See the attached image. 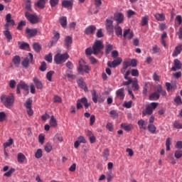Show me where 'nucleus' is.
<instances>
[{
	"label": "nucleus",
	"instance_id": "1",
	"mask_svg": "<svg viewBox=\"0 0 182 182\" xmlns=\"http://www.w3.org/2000/svg\"><path fill=\"white\" fill-rule=\"evenodd\" d=\"M103 48H105V46H103V43H102V41H96L92 46V48H88L85 50V54L87 56H90L92 53L93 55H99V53L102 52V49H103Z\"/></svg>",
	"mask_w": 182,
	"mask_h": 182
},
{
	"label": "nucleus",
	"instance_id": "2",
	"mask_svg": "<svg viewBox=\"0 0 182 182\" xmlns=\"http://www.w3.org/2000/svg\"><path fill=\"white\" fill-rule=\"evenodd\" d=\"M1 102L6 107V109H11L15 103V95L14 93H10L9 95H2L1 96Z\"/></svg>",
	"mask_w": 182,
	"mask_h": 182
},
{
	"label": "nucleus",
	"instance_id": "3",
	"mask_svg": "<svg viewBox=\"0 0 182 182\" xmlns=\"http://www.w3.org/2000/svg\"><path fill=\"white\" fill-rule=\"evenodd\" d=\"M68 59H69V54L68 53L64 54L57 53L54 57V62L56 65H60L65 63Z\"/></svg>",
	"mask_w": 182,
	"mask_h": 182
},
{
	"label": "nucleus",
	"instance_id": "4",
	"mask_svg": "<svg viewBox=\"0 0 182 182\" xmlns=\"http://www.w3.org/2000/svg\"><path fill=\"white\" fill-rule=\"evenodd\" d=\"M157 106H159V103L151 102L150 105L146 106L144 110L142 111V114H144V116H146L147 114L148 116H150L153 114V111L155 110Z\"/></svg>",
	"mask_w": 182,
	"mask_h": 182
},
{
	"label": "nucleus",
	"instance_id": "5",
	"mask_svg": "<svg viewBox=\"0 0 182 182\" xmlns=\"http://www.w3.org/2000/svg\"><path fill=\"white\" fill-rule=\"evenodd\" d=\"M85 109H89V107L90 106V103L87 102V98L86 97H82L81 99L77 100V109H82L83 105Z\"/></svg>",
	"mask_w": 182,
	"mask_h": 182
},
{
	"label": "nucleus",
	"instance_id": "6",
	"mask_svg": "<svg viewBox=\"0 0 182 182\" xmlns=\"http://www.w3.org/2000/svg\"><path fill=\"white\" fill-rule=\"evenodd\" d=\"M25 16L30 23H38L39 22V18L36 14H32L28 11L25 12Z\"/></svg>",
	"mask_w": 182,
	"mask_h": 182
},
{
	"label": "nucleus",
	"instance_id": "7",
	"mask_svg": "<svg viewBox=\"0 0 182 182\" xmlns=\"http://www.w3.org/2000/svg\"><path fill=\"white\" fill-rule=\"evenodd\" d=\"M114 20L117 22V25L123 23L124 21V15L122 13H115L114 14Z\"/></svg>",
	"mask_w": 182,
	"mask_h": 182
},
{
	"label": "nucleus",
	"instance_id": "8",
	"mask_svg": "<svg viewBox=\"0 0 182 182\" xmlns=\"http://www.w3.org/2000/svg\"><path fill=\"white\" fill-rule=\"evenodd\" d=\"M122 62H123V59H122V58H117L112 62H108L107 66H109V68H117V66L122 64Z\"/></svg>",
	"mask_w": 182,
	"mask_h": 182
},
{
	"label": "nucleus",
	"instance_id": "9",
	"mask_svg": "<svg viewBox=\"0 0 182 182\" xmlns=\"http://www.w3.org/2000/svg\"><path fill=\"white\" fill-rule=\"evenodd\" d=\"M21 89H23L26 92H27V93H29V87L28 86V85L25 84V82H21L17 85L16 93L18 95L21 93Z\"/></svg>",
	"mask_w": 182,
	"mask_h": 182
},
{
	"label": "nucleus",
	"instance_id": "10",
	"mask_svg": "<svg viewBox=\"0 0 182 182\" xmlns=\"http://www.w3.org/2000/svg\"><path fill=\"white\" fill-rule=\"evenodd\" d=\"M26 33L27 35V38H28V39H31V38H33V36H36L38 35V29H31L29 28H27L26 29Z\"/></svg>",
	"mask_w": 182,
	"mask_h": 182
},
{
	"label": "nucleus",
	"instance_id": "11",
	"mask_svg": "<svg viewBox=\"0 0 182 182\" xmlns=\"http://www.w3.org/2000/svg\"><path fill=\"white\" fill-rule=\"evenodd\" d=\"M105 28L109 33H112L114 29L113 21L107 18L105 21Z\"/></svg>",
	"mask_w": 182,
	"mask_h": 182
},
{
	"label": "nucleus",
	"instance_id": "12",
	"mask_svg": "<svg viewBox=\"0 0 182 182\" xmlns=\"http://www.w3.org/2000/svg\"><path fill=\"white\" fill-rule=\"evenodd\" d=\"M77 70L80 73H82V72L89 73V72H90V67H89V65L80 63L77 68Z\"/></svg>",
	"mask_w": 182,
	"mask_h": 182
},
{
	"label": "nucleus",
	"instance_id": "13",
	"mask_svg": "<svg viewBox=\"0 0 182 182\" xmlns=\"http://www.w3.org/2000/svg\"><path fill=\"white\" fill-rule=\"evenodd\" d=\"M181 62L178 59H175L173 60V66L171 68V70L176 72V70H180L181 69Z\"/></svg>",
	"mask_w": 182,
	"mask_h": 182
},
{
	"label": "nucleus",
	"instance_id": "14",
	"mask_svg": "<svg viewBox=\"0 0 182 182\" xmlns=\"http://www.w3.org/2000/svg\"><path fill=\"white\" fill-rule=\"evenodd\" d=\"M33 83L36 87V89H43V84H42V81L39 80L38 77H35L33 78Z\"/></svg>",
	"mask_w": 182,
	"mask_h": 182
},
{
	"label": "nucleus",
	"instance_id": "15",
	"mask_svg": "<svg viewBox=\"0 0 182 182\" xmlns=\"http://www.w3.org/2000/svg\"><path fill=\"white\" fill-rule=\"evenodd\" d=\"M5 31H4V35L6 38L8 42H11L12 41V34H11V31H9V28H8V24L4 28Z\"/></svg>",
	"mask_w": 182,
	"mask_h": 182
},
{
	"label": "nucleus",
	"instance_id": "16",
	"mask_svg": "<svg viewBox=\"0 0 182 182\" xmlns=\"http://www.w3.org/2000/svg\"><path fill=\"white\" fill-rule=\"evenodd\" d=\"M134 36V34L133 33V31H130V28L125 29L124 31L123 37L124 39L127 38L129 40L132 39Z\"/></svg>",
	"mask_w": 182,
	"mask_h": 182
},
{
	"label": "nucleus",
	"instance_id": "17",
	"mask_svg": "<svg viewBox=\"0 0 182 182\" xmlns=\"http://www.w3.org/2000/svg\"><path fill=\"white\" fill-rule=\"evenodd\" d=\"M96 31V26H89L85 30V35H93Z\"/></svg>",
	"mask_w": 182,
	"mask_h": 182
},
{
	"label": "nucleus",
	"instance_id": "18",
	"mask_svg": "<svg viewBox=\"0 0 182 182\" xmlns=\"http://www.w3.org/2000/svg\"><path fill=\"white\" fill-rule=\"evenodd\" d=\"M181 52H182V44H180L175 48V49L172 53V57L177 58V55H180V53H181Z\"/></svg>",
	"mask_w": 182,
	"mask_h": 182
},
{
	"label": "nucleus",
	"instance_id": "19",
	"mask_svg": "<svg viewBox=\"0 0 182 182\" xmlns=\"http://www.w3.org/2000/svg\"><path fill=\"white\" fill-rule=\"evenodd\" d=\"M117 97L119 99V100H123L124 99V88H120L116 91Z\"/></svg>",
	"mask_w": 182,
	"mask_h": 182
},
{
	"label": "nucleus",
	"instance_id": "20",
	"mask_svg": "<svg viewBox=\"0 0 182 182\" xmlns=\"http://www.w3.org/2000/svg\"><path fill=\"white\" fill-rule=\"evenodd\" d=\"M12 62L14 66L16 68H19V65H21V56L19 55H15L12 58Z\"/></svg>",
	"mask_w": 182,
	"mask_h": 182
},
{
	"label": "nucleus",
	"instance_id": "21",
	"mask_svg": "<svg viewBox=\"0 0 182 182\" xmlns=\"http://www.w3.org/2000/svg\"><path fill=\"white\" fill-rule=\"evenodd\" d=\"M156 92L159 95H161L162 96L167 95V92H166V90L163 89V87L161 86V85H156Z\"/></svg>",
	"mask_w": 182,
	"mask_h": 182
},
{
	"label": "nucleus",
	"instance_id": "22",
	"mask_svg": "<svg viewBox=\"0 0 182 182\" xmlns=\"http://www.w3.org/2000/svg\"><path fill=\"white\" fill-rule=\"evenodd\" d=\"M64 42H65V46L67 48V49H69V48L72 46V43H73L72 37H70V36H68L67 37H65Z\"/></svg>",
	"mask_w": 182,
	"mask_h": 182
},
{
	"label": "nucleus",
	"instance_id": "23",
	"mask_svg": "<svg viewBox=\"0 0 182 182\" xmlns=\"http://www.w3.org/2000/svg\"><path fill=\"white\" fill-rule=\"evenodd\" d=\"M121 127L124 129L125 132H130V130L133 129V125L132 124L122 123L121 124Z\"/></svg>",
	"mask_w": 182,
	"mask_h": 182
},
{
	"label": "nucleus",
	"instance_id": "24",
	"mask_svg": "<svg viewBox=\"0 0 182 182\" xmlns=\"http://www.w3.org/2000/svg\"><path fill=\"white\" fill-rule=\"evenodd\" d=\"M77 83L78 85V86H80V87L81 89H84V90L86 92V90H87V87H86V83H85V81H83V78H80L77 81Z\"/></svg>",
	"mask_w": 182,
	"mask_h": 182
},
{
	"label": "nucleus",
	"instance_id": "25",
	"mask_svg": "<svg viewBox=\"0 0 182 182\" xmlns=\"http://www.w3.org/2000/svg\"><path fill=\"white\" fill-rule=\"evenodd\" d=\"M138 125L139 126V129H143V130H147V122L143 119H140L138 121Z\"/></svg>",
	"mask_w": 182,
	"mask_h": 182
},
{
	"label": "nucleus",
	"instance_id": "26",
	"mask_svg": "<svg viewBox=\"0 0 182 182\" xmlns=\"http://www.w3.org/2000/svg\"><path fill=\"white\" fill-rule=\"evenodd\" d=\"M147 129L149 130V132H150V133H151L152 134H156L157 128L156 127V126H154V124H149L148 127H147Z\"/></svg>",
	"mask_w": 182,
	"mask_h": 182
},
{
	"label": "nucleus",
	"instance_id": "27",
	"mask_svg": "<svg viewBox=\"0 0 182 182\" xmlns=\"http://www.w3.org/2000/svg\"><path fill=\"white\" fill-rule=\"evenodd\" d=\"M60 38V34H59V33H55L54 36L52 38L50 46H53V45H55V43H56Z\"/></svg>",
	"mask_w": 182,
	"mask_h": 182
},
{
	"label": "nucleus",
	"instance_id": "28",
	"mask_svg": "<svg viewBox=\"0 0 182 182\" xmlns=\"http://www.w3.org/2000/svg\"><path fill=\"white\" fill-rule=\"evenodd\" d=\"M62 6H63V8H72L73 3L69 0H64L62 1Z\"/></svg>",
	"mask_w": 182,
	"mask_h": 182
},
{
	"label": "nucleus",
	"instance_id": "29",
	"mask_svg": "<svg viewBox=\"0 0 182 182\" xmlns=\"http://www.w3.org/2000/svg\"><path fill=\"white\" fill-rule=\"evenodd\" d=\"M160 99V94L156 92H153L149 95V100H159Z\"/></svg>",
	"mask_w": 182,
	"mask_h": 182
},
{
	"label": "nucleus",
	"instance_id": "30",
	"mask_svg": "<svg viewBox=\"0 0 182 182\" xmlns=\"http://www.w3.org/2000/svg\"><path fill=\"white\" fill-rule=\"evenodd\" d=\"M33 49H34L35 52L39 53V52H41V50H42V46H41V44H39V43H33Z\"/></svg>",
	"mask_w": 182,
	"mask_h": 182
},
{
	"label": "nucleus",
	"instance_id": "31",
	"mask_svg": "<svg viewBox=\"0 0 182 182\" xmlns=\"http://www.w3.org/2000/svg\"><path fill=\"white\" fill-rule=\"evenodd\" d=\"M146 25H149V16L147 15L143 16L141 20V26H146Z\"/></svg>",
	"mask_w": 182,
	"mask_h": 182
},
{
	"label": "nucleus",
	"instance_id": "32",
	"mask_svg": "<svg viewBox=\"0 0 182 182\" xmlns=\"http://www.w3.org/2000/svg\"><path fill=\"white\" fill-rule=\"evenodd\" d=\"M36 5H37L38 8H40V9H43L46 5V1L39 0L37 3H36Z\"/></svg>",
	"mask_w": 182,
	"mask_h": 182
},
{
	"label": "nucleus",
	"instance_id": "33",
	"mask_svg": "<svg viewBox=\"0 0 182 182\" xmlns=\"http://www.w3.org/2000/svg\"><path fill=\"white\" fill-rule=\"evenodd\" d=\"M60 23L63 28H65L68 25V18L66 16H63L60 18Z\"/></svg>",
	"mask_w": 182,
	"mask_h": 182
},
{
	"label": "nucleus",
	"instance_id": "34",
	"mask_svg": "<svg viewBox=\"0 0 182 182\" xmlns=\"http://www.w3.org/2000/svg\"><path fill=\"white\" fill-rule=\"evenodd\" d=\"M21 65L24 69H28V68H29V58H25L22 61Z\"/></svg>",
	"mask_w": 182,
	"mask_h": 182
},
{
	"label": "nucleus",
	"instance_id": "35",
	"mask_svg": "<svg viewBox=\"0 0 182 182\" xmlns=\"http://www.w3.org/2000/svg\"><path fill=\"white\" fill-rule=\"evenodd\" d=\"M50 127H56V126H58V122H56V119L53 115L51 116L50 119Z\"/></svg>",
	"mask_w": 182,
	"mask_h": 182
},
{
	"label": "nucleus",
	"instance_id": "36",
	"mask_svg": "<svg viewBox=\"0 0 182 182\" xmlns=\"http://www.w3.org/2000/svg\"><path fill=\"white\" fill-rule=\"evenodd\" d=\"M113 50V46L109 43H107L106 47H105V53L107 55H109L110 52Z\"/></svg>",
	"mask_w": 182,
	"mask_h": 182
},
{
	"label": "nucleus",
	"instance_id": "37",
	"mask_svg": "<svg viewBox=\"0 0 182 182\" xmlns=\"http://www.w3.org/2000/svg\"><path fill=\"white\" fill-rule=\"evenodd\" d=\"M25 159H26V157L24 156L23 154H22V153L18 154L17 160H18V163H23V161H25Z\"/></svg>",
	"mask_w": 182,
	"mask_h": 182
},
{
	"label": "nucleus",
	"instance_id": "38",
	"mask_svg": "<svg viewBox=\"0 0 182 182\" xmlns=\"http://www.w3.org/2000/svg\"><path fill=\"white\" fill-rule=\"evenodd\" d=\"M115 33L117 36H122V35H123L122 27H120V26H119V24L115 26Z\"/></svg>",
	"mask_w": 182,
	"mask_h": 182
},
{
	"label": "nucleus",
	"instance_id": "39",
	"mask_svg": "<svg viewBox=\"0 0 182 182\" xmlns=\"http://www.w3.org/2000/svg\"><path fill=\"white\" fill-rule=\"evenodd\" d=\"M154 16L156 21H159L160 22H162V21H164V14H156Z\"/></svg>",
	"mask_w": 182,
	"mask_h": 182
},
{
	"label": "nucleus",
	"instance_id": "40",
	"mask_svg": "<svg viewBox=\"0 0 182 182\" xmlns=\"http://www.w3.org/2000/svg\"><path fill=\"white\" fill-rule=\"evenodd\" d=\"M173 101L175 102V103L178 105V106H181L182 105V99L181 97H180V95L176 96Z\"/></svg>",
	"mask_w": 182,
	"mask_h": 182
},
{
	"label": "nucleus",
	"instance_id": "41",
	"mask_svg": "<svg viewBox=\"0 0 182 182\" xmlns=\"http://www.w3.org/2000/svg\"><path fill=\"white\" fill-rule=\"evenodd\" d=\"M65 75L69 79H73V80L76 79V75L72 74V71L71 70H67L66 73H65Z\"/></svg>",
	"mask_w": 182,
	"mask_h": 182
},
{
	"label": "nucleus",
	"instance_id": "42",
	"mask_svg": "<svg viewBox=\"0 0 182 182\" xmlns=\"http://www.w3.org/2000/svg\"><path fill=\"white\" fill-rule=\"evenodd\" d=\"M12 144H14V139L10 138L7 142L4 144V149H6V147H11Z\"/></svg>",
	"mask_w": 182,
	"mask_h": 182
},
{
	"label": "nucleus",
	"instance_id": "43",
	"mask_svg": "<svg viewBox=\"0 0 182 182\" xmlns=\"http://www.w3.org/2000/svg\"><path fill=\"white\" fill-rule=\"evenodd\" d=\"M25 106L26 109H31L32 108V98H28L26 103H25Z\"/></svg>",
	"mask_w": 182,
	"mask_h": 182
},
{
	"label": "nucleus",
	"instance_id": "44",
	"mask_svg": "<svg viewBox=\"0 0 182 182\" xmlns=\"http://www.w3.org/2000/svg\"><path fill=\"white\" fill-rule=\"evenodd\" d=\"M55 71H49L46 74V79L48 82H52V76H53Z\"/></svg>",
	"mask_w": 182,
	"mask_h": 182
},
{
	"label": "nucleus",
	"instance_id": "45",
	"mask_svg": "<svg viewBox=\"0 0 182 182\" xmlns=\"http://www.w3.org/2000/svg\"><path fill=\"white\" fill-rule=\"evenodd\" d=\"M173 127H174V129H182V124L180 123V122L178 121H175L173 123Z\"/></svg>",
	"mask_w": 182,
	"mask_h": 182
},
{
	"label": "nucleus",
	"instance_id": "46",
	"mask_svg": "<svg viewBox=\"0 0 182 182\" xmlns=\"http://www.w3.org/2000/svg\"><path fill=\"white\" fill-rule=\"evenodd\" d=\"M170 146H171V138H168L166 141V151H170Z\"/></svg>",
	"mask_w": 182,
	"mask_h": 182
},
{
	"label": "nucleus",
	"instance_id": "47",
	"mask_svg": "<svg viewBox=\"0 0 182 182\" xmlns=\"http://www.w3.org/2000/svg\"><path fill=\"white\" fill-rule=\"evenodd\" d=\"M44 149L47 153H50V151H52V144L47 143L44 146Z\"/></svg>",
	"mask_w": 182,
	"mask_h": 182
},
{
	"label": "nucleus",
	"instance_id": "48",
	"mask_svg": "<svg viewBox=\"0 0 182 182\" xmlns=\"http://www.w3.org/2000/svg\"><path fill=\"white\" fill-rule=\"evenodd\" d=\"M26 9L27 11H32V5L31 4V0H26Z\"/></svg>",
	"mask_w": 182,
	"mask_h": 182
},
{
	"label": "nucleus",
	"instance_id": "49",
	"mask_svg": "<svg viewBox=\"0 0 182 182\" xmlns=\"http://www.w3.org/2000/svg\"><path fill=\"white\" fill-rule=\"evenodd\" d=\"M20 49H28L29 48V44L28 43H21L18 42Z\"/></svg>",
	"mask_w": 182,
	"mask_h": 182
},
{
	"label": "nucleus",
	"instance_id": "50",
	"mask_svg": "<svg viewBox=\"0 0 182 182\" xmlns=\"http://www.w3.org/2000/svg\"><path fill=\"white\" fill-rule=\"evenodd\" d=\"M44 59L46 60V62H48V63H52V53H50L48 55H46Z\"/></svg>",
	"mask_w": 182,
	"mask_h": 182
},
{
	"label": "nucleus",
	"instance_id": "51",
	"mask_svg": "<svg viewBox=\"0 0 182 182\" xmlns=\"http://www.w3.org/2000/svg\"><path fill=\"white\" fill-rule=\"evenodd\" d=\"M109 114H110L111 117H113L114 119L119 117V114H117V112L114 109L111 110L109 112Z\"/></svg>",
	"mask_w": 182,
	"mask_h": 182
},
{
	"label": "nucleus",
	"instance_id": "52",
	"mask_svg": "<svg viewBox=\"0 0 182 182\" xmlns=\"http://www.w3.org/2000/svg\"><path fill=\"white\" fill-rule=\"evenodd\" d=\"M122 65H123V68H124V69H127L129 66H131L130 60L129 59L124 60V62L122 63Z\"/></svg>",
	"mask_w": 182,
	"mask_h": 182
},
{
	"label": "nucleus",
	"instance_id": "53",
	"mask_svg": "<svg viewBox=\"0 0 182 182\" xmlns=\"http://www.w3.org/2000/svg\"><path fill=\"white\" fill-rule=\"evenodd\" d=\"M23 26H26V21H20L17 26V29H18V31H21Z\"/></svg>",
	"mask_w": 182,
	"mask_h": 182
},
{
	"label": "nucleus",
	"instance_id": "54",
	"mask_svg": "<svg viewBox=\"0 0 182 182\" xmlns=\"http://www.w3.org/2000/svg\"><path fill=\"white\" fill-rule=\"evenodd\" d=\"M42 156H43L42 149H38L35 154V157H36V159H41V157H42Z\"/></svg>",
	"mask_w": 182,
	"mask_h": 182
},
{
	"label": "nucleus",
	"instance_id": "55",
	"mask_svg": "<svg viewBox=\"0 0 182 182\" xmlns=\"http://www.w3.org/2000/svg\"><path fill=\"white\" fill-rule=\"evenodd\" d=\"M39 70L41 72H45V70H46V63L45 61L41 63V66L39 67Z\"/></svg>",
	"mask_w": 182,
	"mask_h": 182
},
{
	"label": "nucleus",
	"instance_id": "56",
	"mask_svg": "<svg viewBox=\"0 0 182 182\" xmlns=\"http://www.w3.org/2000/svg\"><path fill=\"white\" fill-rule=\"evenodd\" d=\"M174 156H175L176 159H181V157H182V151H180V150L176 151Z\"/></svg>",
	"mask_w": 182,
	"mask_h": 182
},
{
	"label": "nucleus",
	"instance_id": "57",
	"mask_svg": "<svg viewBox=\"0 0 182 182\" xmlns=\"http://www.w3.org/2000/svg\"><path fill=\"white\" fill-rule=\"evenodd\" d=\"M92 101L94 103H97V95H96V91L93 90L92 92Z\"/></svg>",
	"mask_w": 182,
	"mask_h": 182
},
{
	"label": "nucleus",
	"instance_id": "58",
	"mask_svg": "<svg viewBox=\"0 0 182 182\" xmlns=\"http://www.w3.org/2000/svg\"><path fill=\"white\" fill-rule=\"evenodd\" d=\"M59 4V0H50V5L52 8L56 6Z\"/></svg>",
	"mask_w": 182,
	"mask_h": 182
},
{
	"label": "nucleus",
	"instance_id": "59",
	"mask_svg": "<svg viewBox=\"0 0 182 182\" xmlns=\"http://www.w3.org/2000/svg\"><path fill=\"white\" fill-rule=\"evenodd\" d=\"M110 154V152L109 151V149H106L104 150L103 153H102V156L105 159H107V158L109 157Z\"/></svg>",
	"mask_w": 182,
	"mask_h": 182
},
{
	"label": "nucleus",
	"instance_id": "60",
	"mask_svg": "<svg viewBox=\"0 0 182 182\" xmlns=\"http://www.w3.org/2000/svg\"><path fill=\"white\" fill-rule=\"evenodd\" d=\"M132 87L136 89V90H139V83H137V79H135L134 81H132Z\"/></svg>",
	"mask_w": 182,
	"mask_h": 182
},
{
	"label": "nucleus",
	"instance_id": "61",
	"mask_svg": "<svg viewBox=\"0 0 182 182\" xmlns=\"http://www.w3.org/2000/svg\"><path fill=\"white\" fill-rule=\"evenodd\" d=\"M152 52L153 53H159L160 52V48L157 45H155L152 48Z\"/></svg>",
	"mask_w": 182,
	"mask_h": 182
},
{
	"label": "nucleus",
	"instance_id": "62",
	"mask_svg": "<svg viewBox=\"0 0 182 182\" xmlns=\"http://www.w3.org/2000/svg\"><path fill=\"white\" fill-rule=\"evenodd\" d=\"M112 178H113V173L112 172H109V173H107V182L112 181Z\"/></svg>",
	"mask_w": 182,
	"mask_h": 182
},
{
	"label": "nucleus",
	"instance_id": "63",
	"mask_svg": "<svg viewBox=\"0 0 182 182\" xmlns=\"http://www.w3.org/2000/svg\"><path fill=\"white\" fill-rule=\"evenodd\" d=\"M6 119V114L4 112H0V122H4Z\"/></svg>",
	"mask_w": 182,
	"mask_h": 182
},
{
	"label": "nucleus",
	"instance_id": "64",
	"mask_svg": "<svg viewBox=\"0 0 182 182\" xmlns=\"http://www.w3.org/2000/svg\"><path fill=\"white\" fill-rule=\"evenodd\" d=\"M132 76L137 77L139 76V71L136 69H132L131 71Z\"/></svg>",
	"mask_w": 182,
	"mask_h": 182
}]
</instances>
